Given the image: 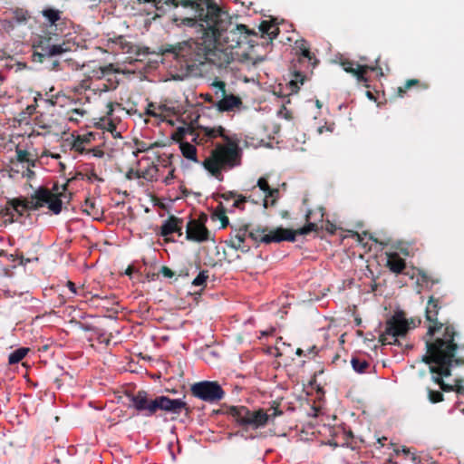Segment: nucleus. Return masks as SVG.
Instances as JSON below:
<instances>
[{
  "mask_svg": "<svg viewBox=\"0 0 464 464\" xmlns=\"http://www.w3.org/2000/svg\"><path fill=\"white\" fill-rule=\"evenodd\" d=\"M360 323H361V320L356 321L357 324H360Z\"/></svg>",
  "mask_w": 464,
  "mask_h": 464,
  "instance_id": "338daca9",
  "label": "nucleus"
},
{
  "mask_svg": "<svg viewBox=\"0 0 464 464\" xmlns=\"http://www.w3.org/2000/svg\"><path fill=\"white\" fill-rule=\"evenodd\" d=\"M17 156H18V160L20 162H27L29 165L31 166H34L35 165V161L34 160H31L29 158H28V153L25 151V150H18L17 151Z\"/></svg>",
  "mask_w": 464,
  "mask_h": 464,
  "instance_id": "473e14b6",
  "label": "nucleus"
},
{
  "mask_svg": "<svg viewBox=\"0 0 464 464\" xmlns=\"http://www.w3.org/2000/svg\"><path fill=\"white\" fill-rule=\"evenodd\" d=\"M44 18V25L48 34H53L56 29L58 22L62 20V11L53 6H46L41 11Z\"/></svg>",
  "mask_w": 464,
  "mask_h": 464,
  "instance_id": "2eb2a0df",
  "label": "nucleus"
},
{
  "mask_svg": "<svg viewBox=\"0 0 464 464\" xmlns=\"http://www.w3.org/2000/svg\"><path fill=\"white\" fill-rule=\"evenodd\" d=\"M316 105L320 107L319 101L316 102Z\"/></svg>",
  "mask_w": 464,
  "mask_h": 464,
  "instance_id": "680f3d73",
  "label": "nucleus"
},
{
  "mask_svg": "<svg viewBox=\"0 0 464 464\" xmlns=\"http://www.w3.org/2000/svg\"><path fill=\"white\" fill-rule=\"evenodd\" d=\"M30 349L28 347H19L13 351L8 356V363L10 365L16 364L20 362L29 353Z\"/></svg>",
  "mask_w": 464,
  "mask_h": 464,
  "instance_id": "4be33fe9",
  "label": "nucleus"
},
{
  "mask_svg": "<svg viewBox=\"0 0 464 464\" xmlns=\"http://www.w3.org/2000/svg\"><path fill=\"white\" fill-rule=\"evenodd\" d=\"M146 113H147V115H150V116L155 117V118L160 117V115L157 112H155L154 111H152L150 109H148Z\"/></svg>",
  "mask_w": 464,
  "mask_h": 464,
  "instance_id": "8fccbe9b",
  "label": "nucleus"
},
{
  "mask_svg": "<svg viewBox=\"0 0 464 464\" xmlns=\"http://www.w3.org/2000/svg\"><path fill=\"white\" fill-rule=\"evenodd\" d=\"M174 179V175H173V171H170L169 176L166 177L165 179V183L166 184H170L171 180Z\"/></svg>",
  "mask_w": 464,
  "mask_h": 464,
  "instance_id": "de8ad7c7",
  "label": "nucleus"
},
{
  "mask_svg": "<svg viewBox=\"0 0 464 464\" xmlns=\"http://www.w3.org/2000/svg\"><path fill=\"white\" fill-rule=\"evenodd\" d=\"M41 53H34V60L36 61V57H39V61L42 62L41 58H48L51 59L54 56L63 54L71 51V47L66 44H47L45 46H41Z\"/></svg>",
  "mask_w": 464,
  "mask_h": 464,
  "instance_id": "dca6fc26",
  "label": "nucleus"
},
{
  "mask_svg": "<svg viewBox=\"0 0 464 464\" xmlns=\"http://www.w3.org/2000/svg\"><path fill=\"white\" fill-rule=\"evenodd\" d=\"M279 197V189L270 188L264 197H260L258 199L252 198V203L260 204L262 202L264 208H267L269 206H275Z\"/></svg>",
  "mask_w": 464,
  "mask_h": 464,
  "instance_id": "6ab92c4d",
  "label": "nucleus"
},
{
  "mask_svg": "<svg viewBox=\"0 0 464 464\" xmlns=\"http://www.w3.org/2000/svg\"><path fill=\"white\" fill-rule=\"evenodd\" d=\"M418 82L417 80H410L406 82L404 88L400 87L399 88V93L401 96H402V93L406 92L407 89L411 88L412 85H415Z\"/></svg>",
  "mask_w": 464,
  "mask_h": 464,
  "instance_id": "a19ab883",
  "label": "nucleus"
},
{
  "mask_svg": "<svg viewBox=\"0 0 464 464\" xmlns=\"http://www.w3.org/2000/svg\"><path fill=\"white\" fill-rule=\"evenodd\" d=\"M318 130H319L320 133H322V131H323L322 128H319Z\"/></svg>",
  "mask_w": 464,
  "mask_h": 464,
  "instance_id": "e2e57ef3",
  "label": "nucleus"
},
{
  "mask_svg": "<svg viewBox=\"0 0 464 464\" xmlns=\"http://www.w3.org/2000/svg\"><path fill=\"white\" fill-rule=\"evenodd\" d=\"M15 295L16 293L9 289H0V299L14 298Z\"/></svg>",
  "mask_w": 464,
  "mask_h": 464,
  "instance_id": "f704fd0d",
  "label": "nucleus"
},
{
  "mask_svg": "<svg viewBox=\"0 0 464 464\" xmlns=\"http://www.w3.org/2000/svg\"><path fill=\"white\" fill-rule=\"evenodd\" d=\"M256 187H258L259 190L265 194L271 187L268 184V180L265 177H261L258 179L256 182Z\"/></svg>",
  "mask_w": 464,
  "mask_h": 464,
  "instance_id": "2f4dec72",
  "label": "nucleus"
},
{
  "mask_svg": "<svg viewBox=\"0 0 464 464\" xmlns=\"http://www.w3.org/2000/svg\"><path fill=\"white\" fill-rule=\"evenodd\" d=\"M3 255H5V251H4V250H1V251H0V256H3Z\"/></svg>",
  "mask_w": 464,
  "mask_h": 464,
  "instance_id": "bf43d9fd",
  "label": "nucleus"
},
{
  "mask_svg": "<svg viewBox=\"0 0 464 464\" xmlns=\"http://www.w3.org/2000/svg\"><path fill=\"white\" fill-rule=\"evenodd\" d=\"M208 278V271H200L198 275L193 279L192 285L195 286H205Z\"/></svg>",
  "mask_w": 464,
  "mask_h": 464,
  "instance_id": "bb28decb",
  "label": "nucleus"
},
{
  "mask_svg": "<svg viewBox=\"0 0 464 464\" xmlns=\"http://www.w3.org/2000/svg\"><path fill=\"white\" fill-rule=\"evenodd\" d=\"M53 91V88L46 93L47 98H43L41 93H38L34 98L35 102H40V104L37 103V107L44 109V111H39V114L35 117L34 124L40 129L48 130H58L62 127L63 119L55 107H63L65 101L68 100V97L61 92L51 94Z\"/></svg>",
  "mask_w": 464,
  "mask_h": 464,
  "instance_id": "423d86ee",
  "label": "nucleus"
},
{
  "mask_svg": "<svg viewBox=\"0 0 464 464\" xmlns=\"http://www.w3.org/2000/svg\"><path fill=\"white\" fill-rule=\"evenodd\" d=\"M191 144L181 141L184 158L200 164L214 178L222 181L224 171L241 165L243 150L237 134L222 126H199L192 134Z\"/></svg>",
  "mask_w": 464,
  "mask_h": 464,
  "instance_id": "f03ea898",
  "label": "nucleus"
},
{
  "mask_svg": "<svg viewBox=\"0 0 464 464\" xmlns=\"http://www.w3.org/2000/svg\"><path fill=\"white\" fill-rule=\"evenodd\" d=\"M111 48L113 52H121L130 54V59L140 60L141 56L148 54L146 50L141 51L140 48L122 36H117L111 40Z\"/></svg>",
  "mask_w": 464,
  "mask_h": 464,
  "instance_id": "f8f14e48",
  "label": "nucleus"
},
{
  "mask_svg": "<svg viewBox=\"0 0 464 464\" xmlns=\"http://www.w3.org/2000/svg\"><path fill=\"white\" fill-rule=\"evenodd\" d=\"M160 274L166 278H172L175 276L174 272L168 266H162L160 270Z\"/></svg>",
  "mask_w": 464,
  "mask_h": 464,
  "instance_id": "c9c22d12",
  "label": "nucleus"
},
{
  "mask_svg": "<svg viewBox=\"0 0 464 464\" xmlns=\"http://www.w3.org/2000/svg\"><path fill=\"white\" fill-rule=\"evenodd\" d=\"M351 364L353 371L357 373H364L370 367L368 360L361 356H353L351 359Z\"/></svg>",
  "mask_w": 464,
  "mask_h": 464,
  "instance_id": "412c9836",
  "label": "nucleus"
},
{
  "mask_svg": "<svg viewBox=\"0 0 464 464\" xmlns=\"http://www.w3.org/2000/svg\"><path fill=\"white\" fill-rule=\"evenodd\" d=\"M240 195H237L235 191H226L218 195V198L224 201L237 200Z\"/></svg>",
  "mask_w": 464,
  "mask_h": 464,
  "instance_id": "7c9ffc66",
  "label": "nucleus"
},
{
  "mask_svg": "<svg viewBox=\"0 0 464 464\" xmlns=\"http://www.w3.org/2000/svg\"><path fill=\"white\" fill-rule=\"evenodd\" d=\"M296 354L299 355V356H302L304 354V351L302 349L298 348L296 350Z\"/></svg>",
  "mask_w": 464,
  "mask_h": 464,
  "instance_id": "3c124183",
  "label": "nucleus"
},
{
  "mask_svg": "<svg viewBox=\"0 0 464 464\" xmlns=\"http://www.w3.org/2000/svg\"><path fill=\"white\" fill-rule=\"evenodd\" d=\"M215 87L218 88L216 94L218 95V92H220V95L222 96V98L217 102L218 111H231L242 104L241 100L237 96L234 94L226 95V84L223 82H218L215 84Z\"/></svg>",
  "mask_w": 464,
  "mask_h": 464,
  "instance_id": "ddd939ff",
  "label": "nucleus"
},
{
  "mask_svg": "<svg viewBox=\"0 0 464 464\" xmlns=\"http://www.w3.org/2000/svg\"><path fill=\"white\" fill-rule=\"evenodd\" d=\"M259 28L262 34H266L269 40L276 39L279 33V29L276 25L270 24L266 21L262 22Z\"/></svg>",
  "mask_w": 464,
  "mask_h": 464,
  "instance_id": "5701e85b",
  "label": "nucleus"
},
{
  "mask_svg": "<svg viewBox=\"0 0 464 464\" xmlns=\"http://www.w3.org/2000/svg\"><path fill=\"white\" fill-rule=\"evenodd\" d=\"M456 334L454 327L447 325L442 338H438L434 343L430 340L426 342L427 353L422 357L423 362L429 364L433 382L443 392L455 391V385L445 383L443 378L450 376L452 367L464 363L462 359L455 357L458 348L454 342Z\"/></svg>",
  "mask_w": 464,
  "mask_h": 464,
  "instance_id": "7ed1b4c3",
  "label": "nucleus"
},
{
  "mask_svg": "<svg viewBox=\"0 0 464 464\" xmlns=\"http://www.w3.org/2000/svg\"><path fill=\"white\" fill-rule=\"evenodd\" d=\"M186 239L198 243L208 241L209 231L204 224L190 219L186 225Z\"/></svg>",
  "mask_w": 464,
  "mask_h": 464,
  "instance_id": "4468645a",
  "label": "nucleus"
},
{
  "mask_svg": "<svg viewBox=\"0 0 464 464\" xmlns=\"http://www.w3.org/2000/svg\"><path fill=\"white\" fill-rule=\"evenodd\" d=\"M156 171H157V168L155 166H153L152 168L146 169L145 171H142V174L140 175V177L144 178V179H152L153 174L151 172H156Z\"/></svg>",
  "mask_w": 464,
  "mask_h": 464,
  "instance_id": "ea45409f",
  "label": "nucleus"
},
{
  "mask_svg": "<svg viewBox=\"0 0 464 464\" xmlns=\"http://www.w3.org/2000/svg\"><path fill=\"white\" fill-rule=\"evenodd\" d=\"M387 266L392 272L401 274L406 267V264L404 259L401 258L397 253H392L388 256Z\"/></svg>",
  "mask_w": 464,
  "mask_h": 464,
  "instance_id": "aec40b11",
  "label": "nucleus"
},
{
  "mask_svg": "<svg viewBox=\"0 0 464 464\" xmlns=\"http://www.w3.org/2000/svg\"><path fill=\"white\" fill-rule=\"evenodd\" d=\"M69 120L72 121H78V119L77 118L74 119L72 116H71L69 118Z\"/></svg>",
  "mask_w": 464,
  "mask_h": 464,
  "instance_id": "5fc2aeb1",
  "label": "nucleus"
},
{
  "mask_svg": "<svg viewBox=\"0 0 464 464\" xmlns=\"http://www.w3.org/2000/svg\"><path fill=\"white\" fill-rule=\"evenodd\" d=\"M360 323H361V320L356 321L357 324H360Z\"/></svg>",
  "mask_w": 464,
  "mask_h": 464,
  "instance_id": "69168bd1",
  "label": "nucleus"
},
{
  "mask_svg": "<svg viewBox=\"0 0 464 464\" xmlns=\"http://www.w3.org/2000/svg\"><path fill=\"white\" fill-rule=\"evenodd\" d=\"M59 65H60L59 61H57V60L52 61V63H51V69H52V70H54V71H57V70H58Z\"/></svg>",
  "mask_w": 464,
  "mask_h": 464,
  "instance_id": "49530a36",
  "label": "nucleus"
},
{
  "mask_svg": "<svg viewBox=\"0 0 464 464\" xmlns=\"http://www.w3.org/2000/svg\"><path fill=\"white\" fill-rule=\"evenodd\" d=\"M439 308L440 307L438 304V300L434 299L433 297H430L426 307V318L427 321L430 323H435V325H430L428 328V334L430 335V337H432L435 334L436 331L441 328L442 326V324L437 323Z\"/></svg>",
  "mask_w": 464,
  "mask_h": 464,
  "instance_id": "f3484780",
  "label": "nucleus"
},
{
  "mask_svg": "<svg viewBox=\"0 0 464 464\" xmlns=\"http://www.w3.org/2000/svg\"><path fill=\"white\" fill-rule=\"evenodd\" d=\"M221 208H222V213H221V216H220V220H221V223H222L221 224V228H225L226 227H227L229 225V219L225 215V213L226 212L232 213L236 208H232V205L230 206L229 208H225L222 205H221Z\"/></svg>",
  "mask_w": 464,
  "mask_h": 464,
  "instance_id": "c85d7f7f",
  "label": "nucleus"
},
{
  "mask_svg": "<svg viewBox=\"0 0 464 464\" xmlns=\"http://www.w3.org/2000/svg\"><path fill=\"white\" fill-rule=\"evenodd\" d=\"M62 193H53L49 188L40 186L29 198H14L8 200L0 208V217L5 223L20 221L26 210H38L47 207L54 215L61 213L63 208Z\"/></svg>",
  "mask_w": 464,
  "mask_h": 464,
  "instance_id": "20e7f679",
  "label": "nucleus"
},
{
  "mask_svg": "<svg viewBox=\"0 0 464 464\" xmlns=\"http://www.w3.org/2000/svg\"><path fill=\"white\" fill-rule=\"evenodd\" d=\"M228 246L236 250H240L243 253L249 251V246L244 245V243H236V241H231Z\"/></svg>",
  "mask_w": 464,
  "mask_h": 464,
  "instance_id": "72a5a7b5",
  "label": "nucleus"
},
{
  "mask_svg": "<svg viewBox=\"0 0 464 464\" xmlns=\"http://www.w3.org/2000/svg\"><path fill=\"white\" fill-rule=\"evenodd\" d=\"M140 3H150L151 0H138Z\"/></svg>",
  "mask_w": 464,
  "mask_h": 464,
  "instance_id": "6e6d98bb",
  "label": "nucleus"
},
{
  "mask_svg": "<svg viewBox=\"0 0 464 464\" xmlns=\"http://www.w3.org/2000/svg\"><path fill=\"white\" fill-rule=\"evenodd\" d=\"M85 112L86 111L84 110H82V109H73L72 111V114H75V115L79 116V117H83Z\"/></svg>",
  "mask_w": 464,
  "mask_h": 464,
  "instance_id": "c03bdc74",
  "label": "nucleus"
},
{
  "mask_svg": "<svg viewBox=\"0 0 464 464\" xmlns=\"http://www.w3.org/2000/svg\"><path fill=\"white\" fill-rule=\"evenodd\" d=\"M90 180H98V181H102V179H100L97 174H95L94 172H92L90 177L88 178Z\"/></svg>",
  "mask_w": 464,
  "mask_h": 464,
  "instance_id": "09e8293b",
  "label": "nucleus"
},
{
  "mask_svg": "<svg viewBox=\"0 0 464 464\" xmlns=\"http://www.w3.org/2000/svg\"><path fill=\"white\" fill-rule=\"evenodd\" d=\"M317 225L315 223H313V222H308L305 226H304L303 227H301L299 230H298V234L299 235H307L313 231H316L317 230Z\"/></svg>",
  "mask_w": 464,
  "mask_h": 464,
  "instance_id": "c756f323",
  "label": "nucleus"
},
{
  "mask_svg": "<svg viewBox=\"0 0 464 464\" xmlns=\"http://www.w3.org/2000/svg\"><path fill=\"white\" fill-rule=\"evenodd\" d=\"M190 390L193 396L209 403H216L225 396L224 390L217 382H198L192 384Z\"/></svg>",
  "mask_w": 464,
  "mask_h": 464,
  "instance_id": "1a4fd4ad",
  "label": "nucleus"
},
{
  "mask_svg": "<svg viewBox=\"0 0 464 464\" xmlns=\"http://www.w3.org/2000/svg\"><path fill=\"white\" fill-rule=\"evenodd\" d=\"M229 414L238 425L256 430L265 427L269 421L282 415L283 411L273 407L267 411L263 409L251 411L246 406H232L229 408Z\"/></svg>",
  "mask_w": 464,
  "mask_h": 464,
  "instance_id": "0eeeda50",
  "label": "nucleus"
},
{
  "mask_svg": "<svg viewBox=\"0 0 464 464\" xmlns=\"http://www.w3.org/2000/svg\"><path fill=\"white\" fill-rule=\"evenodd\" d=\"M411 326L401 312L396 313L387 322L384 333L381 335V341L384 344H399L398 337L407 334Z\"/></svg>",
  "mask_w": 464,
  "mask_h": 464,
  "instance_id": "6e6552de",
  "label": "nucleus"
},
{
  "mask_svg": "<svg viewBox=\"0 0 464 464\" xmlns=\"http://www.w3.org/2000/svg\"><path fill=\"white\" fill-rule=\"evenodd\" d=\"M182 226L183 219L171 216L163 221L160 227L161 235L167 237L173 233H178L179 236H182Z\"/></svg>",
  "mask_w": 464,
  "mask_h": 464,
  "instance_id": "a211bd4d",
  "label": "nucleus"
},
{
  "mask_svg": "<svg viewBox=\"0 0 464 464\" xmlns=\"http://www.w3.org/2000/svg\"><path fill=\"white\" fill-rule=\"evenodd\" d=\"M310 214H311V212H310V211L306 214V219H307V220L310 218Z\"/></svg>",
  "mask_w": 464,
  "mask_h": 464,
  "instance_id": "4d7b16f0",
  "label": "nucleus"
},
{
  "mask_svg": "<svg viewBox=\"0 0 464 464\" xmlns=\"http://www.w3.org/2000/svg\"><path fill=\"white\" fill-rule=\"evenodd\" d=\"M82 211L85 212L89 216H98L99 209L96 208V202L93 198H86L84 204L82 205Z\"/></svg>",
  "mask_w": 464,
  "mask_h": 464,
  "instance_id": "393cba45",
  "label": "nucleus"
},
{
  "mask_svg": "<svg viewBox=\"0 0 464 464\" xmlns=\"http://www.w3.org/2000/svg\"><path fill=\"white\" fill-rule=\"evenodd\" d=\"M246 236V229H240L235 237L236 243H245Z\"/></svg>",
  "mask_w": 464,
  "mask_h": 464,
  "instance_id": "4c0bfd02",
  "label": "nucleus"
},
{
  "mask_svg": "<svg viewBox=\"0 0 464 464\" xmlns=\"http://www.w3.org/2000/svg\"><path fill=\"white\" fill-rule=\"evenodd\" d=\"M295 45H296L295 49H296L297 54H299L300 56H302L309 61L312 60V53L309 50L308 44L305 40L301 39L299 41H296Z\"/></svg>",
  "mask_w": 464,
  "mask_h": 464,
  "instance_id": "b1692460",
  "label": "nucleus"
},
{
  "mask_svg": "<svg viewBox=\"0 0 464 464\" xmlns=\"http://www.w3.org/2000/svg\"><path fill=\"white\" fill-rule=\"evenodd\" d=\"M403 451H404L406 454L410 453V450H403Z\"/></svg>",
  "mask_w": 464,
  "mask_h": 464,
  "instance_id": "13d9d810",
  "label": "nucleus"
},
{
  "mask_svg": "<svg viewBox=\"0 0 464 464\" xmlns=\"http://www.w3.org/2000/svg\"><path fill=\"white\" fill-rule=\"evenodd\" d=\"M256 232H250L249 237L254 239L255 241H260L265 244H270L272 242H281V241H289V242H295V232L289 229H285L282 227H279L276 229L275 231H272L269 234H265L261 236L260 234H257Z\"/></svg>",
  "mask_w": 464,
  "mask_h": 464,
  "instance_id": "9b49d317",
  "label": "nucleus"
},
{
  "mask_svg": "<svg viewBox=\"0 0 464 464\" xmlns=\"http://www.w3.org/2000/svg\"><path fill=\"white\" fill-rule=\"evenodd\" d=\"M194 17L182 19L190 37L172 48L174 57L193 71L209 63L220 77L241 79L244 69L252 70L266 57L257 53L256 35L246 25L232 23L228 14L213 0H179Z\"/></svg>",
  "mask_w": 464,
  "mask_h": 464,
  "instance_id": "f257e3e1",
  "label": "nucleus"
},
{
  "mask_svg": "<svg viewBox=\"0 0 464 464\" xmlns=\"http://www.w3.org/2000/svg\"><path fill=\"white\" fill-rule=\"evenodd\" d=\"M361 60L362 61H366V58L365 57H362Z\"/></svg>",
  "mask_w": 464,
  "mask_h": 464,
  "instance_id": "052dcab7",
  "label": "nucleus"
},
{
  "mask_svg": "<svg viewBox=\"0 0 464 464\" xmlns=\"http://www.w3.org/2000/svg\"><path fill=\"white\" fill-rule=\"evenodd\" d=\"M34 175V172L28 169H27V176L30 178V177H32Z\"/></svg>",
  "mask_w": 464,
  "mask_h": 464,
  "instance_id": "603ef678",
  "label": "nucleus"
},
{
  "mask_svg": "<svg viewBox=\"0 0 464 464\" xmlns=\"http://www.w3.org/2000/svg\"><path fill=\"white\" fill-rule=\"evenodd\" d=\"M379 61H380V57H378L375 60L374 65H367V64L361 65L353 61L343 60V61H342L341 64H342L343 70L347 72L353 73L356 77L358 82L367 83L368 78L365 76V74L368 71L376 72L377 74L380 76L383 75L382 69L378 66Z\"/></svg>",
  "mask_w": 464,
  "mask_h": 464,
  "instance_id": "9d476101",
  "label": "nucleus"
},
{
  "mask_svg": "<svg viewBox=\"0 0 464 464\" xmlns=\"http://www.w3.org/2000/svg\"><path fill=\"white\" fill-rule=\"evenodd\" d=\"M428 276L425 274H421L420 276L418 278V283L420 284H428Z\"/></svg>",
  "mask_w": 464,
  "mask_h": 464,
  "instance_id": "a18cd8bd",
  "label": "nucleus"
},
{
  "mask_svg": "<svg viewBox=\"0 0 464 464\" xmlns=\"http://www.w3.org/2000/svg\"><path fill=\"white\" fill-rule=\"evenodd\" d=\"M360 323H361V320L356 321L357 324H360Z\"/></svg>",
  "mask_w": 464,
  "mask_h": 464,
  "instance_id": "0e129e2a",
  "label": "nucleus"
},
{
  "mask_svg": "<svg viewBox=\"0 0 464 464\" xmlns=\"http://www.w3.org/2000/svg\"><path fill=\"white\" fill-rule=\"evenodd\" d=\"M82 140L81 139H77L75 140L74 143H73V147L75 148L76 150L80 151V152H82L84 150V148L82 147Z\"/></svg>",
  "mask_w": 464,
  "mask_h": 464,
  "instance_id": "79ce46f5",
  "label": "nucleus"
},
{
  "mask_svg": "<svg viewBox=\"0 0 464 464\" xmlns=\"http://www.w3.org/2000/svg\"><path fill=\"white\" fill-rule=\"evenodd\" d=\"M127 396L130 401L129 408H133L144 417H151L160 411L175 415H179L183 411L186 414L190 411L184 398L172 399L167 395L150 397L144 390Z\"/></svg>",
  "mask_w": 464,
  "mask_h": 464,
  "instance_id": "39448f33",
  "label": "nucleus"
},
{
  "mask_svg": "<svg viewBox=\"0 0 464 464\" xmlns=\"http://www.w3.org/2000/svg\"><path fill=\"white\" fill-rule=\"evenodd\" d=\"M100 90H101V91H102V92H107V91H108V89H107L106 84H103V88H102V89H100Z\"/></svg>",
  "mask_w": 464,
  "mask_h": 464,
  "instance_id": "864d4df0",
  "label": "nucleus"
},
{
  "mask_svg": "<svg viewBox=\"0 0 464 464\" xmlns=\"http://www.w3.org/2000/svg\"><path fill=\"white\" fill-rule=\"evenodd\" d=\"M260 197H264V194L262 193L259 196H255L254 194L249 195L248 197L240 195L238 198L232 203V208H237L240 210H244L245 207L244 204L247 201L252 202V198L258 199Z\"/></svg>",
  "mask_w": 464,
  "mask_h": 464,
  "instance_id": "a878e982",
  "label": "nucleus"
},
{
  "mask_svg": "<svg viewBox=\"0 0 464 464\" xmlns=\"http://www.w3.org/2000/svg\"><path fill=\"white\" fill-rule=\"evenodd\" d=\"M455 392L457 393H464V380H462V379L456 380Z\"/></svg>",
  "mask_w": 464,
  "mask_h": 464,
  "instance_id": "58836bf2",
  "label": "nucleus"
},
{
  "mask_svg": "<svg viewBox=\"0 0 464 464\" xmlns=\"http://www.w3.org/2000/svg\"><path fill=\"white\" fill-rule=\"evenodd\" d=\"M304 81V77L301 73H297L295 75V80H292L290 82L291 86H295V90H294L295 92H296V90L298 89L297 82H300L301 84H303Z\"/></svg>",
  "mask_w": 464,
  "mask_h": 464,
  "instance_id": "e433bc0d",
  "label": "nucleus"
},
{
  "mask_svg": "<svg viewBox=\"0 0 464 464\" xmlns=\"http://www.w3.org/2000/svg\"><path fill=\"white\" fill-rule=\"evenodd\" d=\"M428 397L429 401L431 403H436L443 401V394L439 391H433L431 389H428Z\"/></svg>",
  "mask_w": 464,
  "mask_h": 464,
  "instance_id": "cd10ccee",
  "label": "nucleus"
},
{
  "mask_svg": "<svg viewBox=\"0 0 464 464\" xmlns=\"http://www.w3.org/2000/svg\"><path fill=\"white\" fill-rule=\"evenodd\" d=\"M66 285H67V287L69 288V290H70L73 295H77L76 285H75V284H74L73 282H72V281H67Z\"/></svg>",
  "mask_w": 464,
  "mask_h": 464,
  "instance_id": "37998d69",
  "label": "nucleus"
}]
</instances>
